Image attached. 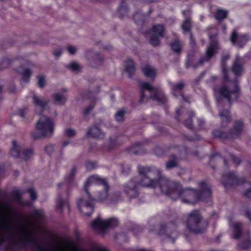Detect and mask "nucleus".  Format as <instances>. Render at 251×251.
I'll list each match as a JSON object with an SVG mask.
<instances>
[{
	"label": "nucleus",
	"instance_id": "1",
	"mask_svg": "<svg viewBox=\"0 0 251 251\" xmlns=\"http://www.w3.org/2000/svg\"><path fill=\"white\" fill-rule=\"evenodd\" d=\"M229 59V55L226 54L222 56L221 66L222 73L226 81L220 87H214L213 89L217 99V105L220 110L219 116L222 120V124L225 126L231 120L229 111L222 109L226 106L230 107L232 103L237 100L240 95V89L236 81H228L226 61Z\"/></svg>",
	"mask_w": 251,
	"mask_h": 251
},
{
	"label": "nucleus",
	"instance_id": "2",
	"mask_svg": "<svg viewBox=\"0 0 251 251\" xmlns=\"http://www.w3.org/2000/svg\"><path fill=\"white\" fill-rule=\"evenodd\" d=\"M35 233V229L31 226L26 225L18 228L6 219L0 218V245L20 242L25 245L32 244L37 251H48L39 243Z\"/></svg>",
	"mask_w": 251,
	"mask_h": 251
},
{
	"label": "nucleus",
	"instance_id": "3",
	"mask_svg": "<svg viewBox=\"0 0 251 251\" xmlns=\"http://www.w3.org/2000/svg\"><path fill=\"white\" fill-rule=\"evenodd\" d=\"M200 187V191L183 188L177 181L163 179L161 181L160 190L173 200L180 199L183 203H193L197 200L204 201L211 196L210 188L207 183L201 182Z\"/></svg>",
	"mask_w": 251,
	"mask_h": 251
},
{
	"label": "nucleus",
	"instance_id": "4",
	"mask_svg": "<svg viewBox=\"0 0 251 251\" xmlns=\"http://www.w3.org/2000/svg\"><path fill=\"white\" fill-rule=\"evenodd\" d=\"M138 168L139 174L142 176L140 184L144 187L154 188L159 183L160 188L161 180L167 179L160 177V171L155 167L139 165Z\"/></svg>",
	"mask_w": 251,
	"mask_h": 251
},
{
	"label": "nucleus",
	"instance_id": "5",
	"mask_svg": "<svg viewBox=\"0 0 251 251\" xmlns=\"http://www.w3.org/2000/svg\"><path fill=\"white\" fill-rule=\"evenodd\" d=\"M36 131L31 132V137L34 140L52 136L54 129V124L50 118L41 115L35 126Z\"/></svg>",
	"mask_w": 251,
	"mask_h": 251
},
{
	"label": "nucleus",
	"instance_id": "6",
	"mask_svg": "<svg viewBox=\"0 0 251 251\" xmlns=\"http://www.w3.org/2000/svg\"><path fill=\"white\" fill-rule=\"evenodd\" d=\"M141 92L142 102L147 101L149 98L156 100L159 104L165 103L167 101V97L161 90L152 87L148 82L141 84Z\"/></svg>",
	"mask_w": 251,
	"mask_h": 251
},
{
	"label": "nucleus",
	"instance_id": "7",
	"mask_svg": "<svg viewBox=\"0 0 251 251\" xmlns=\"http://www.w3.org/2000/svg\"><path fill=\"white\" fill-rule=\"evenodd\" d=\"M103 186L104 190L98 192L96 196V201H103L106 199L108 197V192L109 190V186L108 185L106 180L97 175H93L90 176L86 181L84 186V190L88 197H90V193L89 188L93 186Z\"/></svg>",
	"mask_w": 251,
	"mask_h": 251
},
{
	"label": "nucleus",
	"instance_id": "8",
	"mask_svg": "<svg viewBox=\"0 0 251 251\" xmlns=\"http://www.w3.org/2000/svg\"><path fill=\"white\" fill-rule=\"evenodd\" d=\"M187 226L191 231L198 233L202 232L205 229L206 223L202 220L199 212L195 210L188 216Z\"/></svg>",
	"mask_w": 251,
	"mask_h": 251
},
{
	"label": "nucleus",
	"instance_id": "9",
	"mask_svg": "<svg viewBox=\"0 0 251 251\" xmlns=\"http://www.w3.org/2000/svg\"><path fill=\"white\" fill-rule=\"evenodd\" d=\"M118 225V221L116 218L103 220L100 217H98L92 222V227L96 232L103 234L109 228L114 227Z\"/></svg>",
	"mask_w": 251,
	"mask_h": 251
},
{
	"label": "nucleus",
	"instance_id": "10",
	"mask_svg": "<svg viewBox=\"0 0 251 251\" xmlns=\"http://www.w3.org/2000/svg\"><path fill=\"white\" fill-rule=\"evenodd\" d=\"M86 195H87L86 194ZM96 199L90 195L80 199L78 201V206L80 212L84 215L90 216L94 211V202Z\"/></svg>",
	"mask_w": 251,
	"mask_h": 251
},
{
	"label": "nucleus",
	"instance_id": "11",
	"mask_svg": "<svg viewBox=\"0 0 251 251\" xmlns=\"http://www.w3.org/2000/svg\"><path fill=\"white\" fill-rule=\"evenodd\" d=\"M243 125L242 122H236L233 129L229 133L222 132L217 130L213 132V135L215 138H220L223 139L235 138L240 134L243 129Z\"/></svg>",
	"mask_w": 251,
	"mask_h": 251
},
{
	"label": "nucleus",
	"instance_id": "12",
	"mask_svg": "<svg viewBox=\"0 0 251 251\" xmlns=\"http://www.w3.org/2000/svg\"><path fill=\"white\" fill-rule=\"evenodd\" d=\"M159 234H164L166 238L172 242H174L178 236V232L176 230V225L174 223H170L166 225H161Z\"/></svg>",
	"mask_w": 251,
	"mask_h": 251
},
{
	"label": "nucleus",
	"instance_id": "13",
	"mask_svg": "<svg viewBox=\"0 0 251 251\" xmlns=\"http://www.w3.org/2000/svg\"><path fill=\"white\" fill-rule=\"evenodd\" d=\"M209 37L211 39V42L206 50V56L199 60L200 65L208 61L217 52L219 49L218 42L215 39V37L209 35Z\"/></svg>",
	"mask_w": 251,
	"mask_h": 251
},
{
	"label": "nucleus",
	"instance_id": "14",
	"mask_svg": "<svg viewBox=\"0 0 251 251\" xmlns=\"http://www.w3.org/2000/svg\"><path fill=\"white\" fill-rule=\"evenodd\" d=\"M221 181L225 188L236 185H241L245 182L244 178H238L234 173L230 172L224 175Z\"/></svg>",
	"mask_w": 251,
	"mask_h": 251
},
{
	"label": "nucleus",
	"instance_id": "15",
	"mask_svg": "<svg viewBox=\"0 0 251 251\" xmlns=\"http://www.w3.org/2000/svg\"><path fill=\"white\" fill-rule=\"evenodd\" d=\"M137 180L133 179L128 181L124 187V192L130 199L136 198L139 195V184Z\"/></svg>",
	"mask_w": 251,
	"mask_h": 251
},
{
	"label": "nucleus",
	"instance_id": "16",
	"mask_svg": "<svg viewBox=\"0 0 251 251\" xmlns=\"http://www.w3.org/2000/svg\"><path fill=\"white\" fill-rule=\"evenodd\" d=\"M229 224L231 231V238L235 239H239L242 235V224L238 221H234L230 222Z\"/></svg>",
	"mask_w": 251,
	"mask_h": 251
},
{
	"label": "nucleus",
	"instance_id": "17",
	"mask_svg": "<svg viewBox=\"0 0 251 251\" xmlns=\"http://www.w3.org/2000/svg\"><path fill=\"white\" fill-rule=\"evenodd\" d=\"M248 39L245 35H238L235 30H233L230 37L232 44L239 48H242L246 44Z\"/></svg>",
	"mask_w": 251,
	"mask_h": 251
},
{
	"label": "nucleus",
	"instance_id": "18",
	"mask_svg": "<svg viewBox=\"0 0 251 251\" xmlns=\"http://www.w3.org/2000/svg\"><path fill=\"white\" fill-rule=\"evenodd\" d=\"M32 100L34 105L36 108H39L43 112L49 104V100L42 98L35 94L32 96Z\"/></svg>",
	"mask_w": 251,
	"mask_h": 251
},
{
	"label": "nucleus",
	"instance_id": "19",
	"mask_svg": "<svg viewBox=\"0 0 251 251\" xmlns=\"http://www.w3.org/2000/svg\"><path fill=\"white\" fill-rule=\"evenodd\" d=\"M86 136L93 138L101 139L105 136V134L97 126L89 127Z\"/></svg>",
	"mask_w": 251,
	"mask_h": 251
},
{
	"label": "nucleus",
	"instance_id": "20",
	"mask_svg": "<svg viewBox=\"0 0 251 251\" xmlns=\"http://www.w3.org/2000/svg\"><path fill=\"white\" fill-rule=\"evenodd\" d=\"M16 71L19 73L22 76V78L21 83L23 85L25 83H27L31 76V71L28 68H20L16 70Z\"/></svg>",
	"mask_w": 251,
	"mask_h": 251
},
{
	"label": "nucleus",
	"instance_id": "21",
	"mask_svg": "<svg viewBox=\"0 0 251 251\" xmlns=\"http://www.w3.org/2000/svg\"><path fill=\"white\" fill-rule=\"evenodd\" d=\"M182 14L186 17V19L182 23L181 27L184 32L190 33L192 26L191 20L189 16L191 14V12L189 10L183 11Z\"/></svg>",
	"mask_w": 251,
	"mask_h": 251
},
{
	"label": "nucleus",
	"instance_id": "22",
	"mask_svg": "<svg viewBox=\"0 0 251 251\" xmlns=\"http://www.w3.org/2000/svg\"><path fill=\"white\" fill-rule=\"evenodd\" d=\"M233 72L236 75H241L243 72V64L242 59L238 56H237L234 62L232 68Z\"/></svg>",
	"mask_w": 251,
	"mask_h": 251
},
{
	"label": "nucleus",
	"instance_id": "23",
	"mask_svg": "<svg viewBox=\"0 0 251 251\" xmlns=\"http://www.w3.org/2000/svg\"><path fill=\"white\" fill-rule=\"evenodd\" d=\"M172 85V94L176 97L179 95H181V91L185 87V84L183 81H180L178 83L173 84L171 83Z\"/></svg>",
	"mask_w": 251,
	"mask_h": 251
},
{
	"label": "nucleus",
	"instance_id": "24",
	"mask_svg": "<svg viewBox=\"0 0 251 251\" xmlns=\"http://www.w3.org/2000/svg\"><path fill=\"white\" fill-rule=\"evenodd\" d=\"M142 71L144 75L151 78H154L156 72L155 69L150 65H146L142 69Z\"/></svg>",
	"mask_w": 251,
	"mask_h": 251
},
{
	"label": "nucleus",
	"instance_id": "25",
	"mask_svg": "<svg viewBox=\"0 0 251 251\" xmlns=\"http://www.w3.org/2000/svg\"><path fill=\"white\" fill-rule=\"evenodd\" d=\"M164 27L161 24L153 25L151 30V34L161 37L164 36Z\"/></svg>",
	"mask_w": 251,
	"mask_h": 251
},
{
	"label": "nucleus",
	"instance_id": "26",
	"mask_svg": "<svg viewBox=\"0 0 251 251\" xmlns=\"http://www.w3.org/2000/svg\"><path fill=\"white\" fill-rule=\"evenodd\" d=\"M244 239L239 244V246L243 249H248L251 247V238L250 236V233H247L243 235Z\"/></svg>",
	"mask_w": 251,
	"mask_h": 251
},
{
	"label": "nucleus",
	"instance_id": "27",
	"mask_svg": "<svg viewBox=\"0 0 251 251\" xmlns=\"http://www.w3.org/2000/svg\"><path fill=\"white\" fill-rule=\"evenodd\" d=\"M125 66L126 72L128 74L129 76L131 77L135 71L134 63L131 59H128L125 62Z\"/></svg>",
	"mask_w": 251,
	"mask_h": 251
},
{
	"label": "nucleus",
	"instance_id": "28",
	"mask_svg": "<svg viewBox=\"0 0 251 251\" xmlns=\"http://www.w3.org/2000/svg\"><path fill=\"white\" fill-rule=\"evenodd\" d=\"M65 207H67L69 211L70 210V206L68 201L67 200H63L60 196H58L57 200L56 208L60 209V212L62 213Z\"/></svg>",
	"mask_w": 251,
	"mask_h": 251
},
{
	"label": "nucleus",
	"instance_id": "29",
	"mask_svg": "<svg viewBox=\"0 0 251 251\" xmlns=\"http://www.w3.org/2000/svg\"><path fill=\"white\" fill-rule=\"evenodd\" d=\"M178 159L175 155H173L170 159L166 163L165 167L167 170H170L178 166Z\"/></svg>",
	"mask_w": 251,
	"mask_h": 251
},
{
	"label": "nucleus",
	"instance_id": "30",
	"mask_svg": "<svg viewBox=\"0 0 251 251\" xmlns=\"http://www.w3.org/2000/svg\"><path fill=\"white\" fill-rule=\"evenodd\" d=\"M128 11L127 4L125 1H123L118 10V14L120 18H123L126 15Z\"/></svg>",
	"mask_w": 251,
	"mask_h": 251
},
{
	"label": "nucleus",
	"instance_id": "31",
	"mask_svg": "<svg viewBox=\"0 0 251 251\" xmlns=\"http://www.w3.org/2000/svg\"><path fill=\"white\" fill-rule=\"evenodd\" d=\"M54 101L59 104H63L67 100V97L60 93H56L53 95V96Z\"/></svg>",
	"mask_w": 251,
	"mask_h": 251
},
{
	"label": "nucleus",
	"instance_id": "32",
	"mask_svg": "<svg viewBox=\"0 0 251 251\" xmlns=\"http://www.w3.org/2000/svg\"><path fill=\"white\" fill-rule=\"evenodd\" d=\"M12 147L11 149L10 154L14 157H19L20 156L19 153V145L15 141L12 142Z\"/></svg>",
	"mask_w": 251,
	"mask_h": 251
},
{
	"label": "nucleus",
	"instance_id": "33",
	"mask_svg": "<svg viewBox=\"0 0 251 251\" xmlns=\"http://www.w3.org/2000/svg\"><path fill=\"white\" fill-rule=\"evenodd\" d=\"M242 189H244V190L242 191V194L244 196L251 198V184L250 183H246L243 184Z\"/></svg>",
	"mask_w": 251,
	"mask_h": 251
},
{
	"label": "nucleus",
	"instance_id": "34",
	"mask_svg": "<svg viewBox=\"0 0 251 251\" xmlns=\"http://www.w3.org/2000/svg\"><path fill=\"white\" fill-rule=\"evenodd\" d=\"M228 14V11L223 9H218L217 13L215 16V18L218 21H222L223 19L226 18Z\"/></svg>",
	"mask_w": 251,
	"mask_h": 251
},
{
	"label": "nucleus",
	"instance_id": "35",
	"mask_svg": "<svg viewBox=\"0 0 251 251\" xmlns=\"http://www.w3.org/2000/svg\"><path fill=\"white\" fill-rule=\"evenodd\" d=\"M126 113L125 109L122 108L117 111L115 114V118L118 122H122L124 120V116Z\"/></svg>",
	"mask_w": 251,
	"mask_h": 251
},
{
	"label": "nucleus",
	"instance_id": "36",
	"mask_svg": "<svg viewBox=\"0 0 251 251\" xmlns=\"http://www.w3.org/2000/svg\"><path fill=\"white\" fill-rule=\"evenodd\" d=\"M144 18V15L139 12H136L133 16V19L135 21V23L136 24L139 25L142 24L143 23Z\"/></svg>",
	"mask_w": 251,
	"mask_h": 251
},
{
	"label": "nucleus",
	"instance_id": "37",
	"mask_svg": "<svg viewBox=\"0 0 251 251\" xmlns=\"http://www.w3.org/2000/svg\"><path fill=\"white\" fill-rule=\"evenodd\" d=\"M44 216V212L42 210H35L32 214L33 218L37 220H42Z\"/></svg>",
	"mask_w": 251,
	"mask_h": 251
},
{
	"label": "nucleus",
	"instance_id": "38",
	"mask_svg": "<svg viewBox=\"0 0 251 251\" xmlns=\"http://www.w3.org/2000/svg\"><path fill=\"white\" fill-rule=\"evenodd\" d=\"M172 50L176 53L181 51V44L178 41H175L171 44Z\"/></svg>",
	"mask_w": 251,
	"mask_h": 251
},
{
	"label": "nucleus",
	"instance_id": "39",
	"mask_svg": "<svg viewBox=\"0 0 251 251\" xmlns=\"http://www.w3.org/2000/svg\"><path fill=\"white\" fill-rule=\"evenodd\" d=\"M37 84L40 88H43L46 84V77L44 75H39L37 76Z\"/></svg>",
	"mask_w": 251,
	"mask_h": 251
},
{
	"label": "nucleus",
	"instance_id": "40",
	"mask_svg": "<svg viewBox=\"0 0 251 251\" xmlns=\"http://www.w3.org/2000/svg\"><path fill=\"white\" fill-rule=\"evenodd\" d=\"M161 37H158L157 35L151 34L150 39V43L153 46H158L159 44V38Z\"/></svg>",
	"mask_w": 251,
	"mask_h": 251
},
{
	"label": "nucleus",
	"instance_id": "41",
	"mask_svg": "<svg viewBox=\"0 0 251 251\" xmlns=\"http://www.w3.org/2000/svg\"><path fill=\"white\" fill-rule=\"evenodd\" d=\"M33 154V151L31 149H26L23 151L22 158L25 160L29 159Z\"/></svg>",
	"mask_w": 251,
	"mask_h": 251
},
{
	"label": "nucleus",
	"instance_id": "42",
	"mask_svg": "<svg viewBox=\"0 0 251 251\" xmlns=\"http://www.w3.org/2000/svg\"><path fill=\"white\" fill-rule=\"evenodd\" d=\"M117 145V142L115 139H110L107 143V145L105 147L107 150H110L115 148Z\"/></svg>",
	"mask_w": 251,
	"mask_h": 251
},
{
	"label": "nucleus",
	"instance_id": "43",
	"mask_svg": "<svg viewBox=\"0 0 251 251\" xmlns=\"http://www.w3.org/2000/svg\"><path fill=\"white\" fill-rule=\"evenodd\" d=\"M86 168L88 171L95 169L97 166V163L95 161H88L86 162Z\"/></svg>",
	"mask_w": 251,
	"mask_h": 251
},
{
	"label": "nucleus",
	"instance_id": "44",
	"mask_svg": "<svg viewBox=\"0 0 251 251\" xmlns=\"http://www.w3.org/2000/svg\"><path fill=\"white\" fill-rule=\"evenodd\" d=\"M11 63V60L7 58H4L2 59L0 63V69H3L7 68Z\"/></svg>",
	"mask_w": 251,
	"mask_h": 251
},
{
	"label": "nucleus",
	"instance_id": "45",
	"mask_svg": "<svg viewBox=\"0 0 251 251\" xmlns=\"http://www.w3.org/2000/svg\"><path fill=\"white\" fill-rule=\"evenodd\" d=\"M221 160H222L224 161V163L226 164V160H225V159L222 158L221 157V156L218 153L212 155L210 157V162L211 163L215 161H220Z\"/></svg>",
	"mask_w": 251,
	"mask_h": 251
},
{
	"label": "nucleus",
	"instance_id": "46",
	"mask_svg": "<svg viewBox=\"0 0 251 251\" xmlns=\"http://www.w3.org/2000/svg\"><path fill=\"white\" fill-rule=\"evenodd\" d=\"M140 144L138 143L133 146L129 149V151L131 154H138L139 151L138 149H140Z\"/></svg>",
	"mask_w": 251,
	"mask_h": 251
},
{
	"label": "nucleus",
	"instance_id": "47",
	"mask_svg": "<svg viewBox=\"0 0 251 251\" xmlns=\"http://www.w3.org/2000/svg\"><path fill=\"white\" fill-rule=\"evenodd\" d=\"M194 115V114L193 112H190V113H189V117L190 118V119L185 122L184 125L186 126L189 128H192L193 125L192 123L191 117Z\"/></svg>",
	"mask_w": 251,
	"mask_h": 251
},
{
	"label": "nucleus",
	"instance_id": "48",
	"mask_svg": "<svg viewBox=\"0 0 251 251\" xmlns=\"http://www.w3.org/2000/svg\"><path fill=\"white\" fill-rule=\"evenodd\" d=\"M75 131L72 128H67L65 130V135L69 137H73L75 135Z\"/></svg>",
	"mask_w": 251,
	"mask_h": 251
},
{
	"label": "nucleus",
	"instance_id": "49",
	"mask_svg": "<svg viewBox=\"0 0 251 251\" xmlns=\"http://www.w3.org/2000/svg\"><path fill=\"white\" fill-rule=\"evenodd\" d=\"M76 172H77V169L76 168V167H74L71 169L69 174L68 175V178H67L68 181H70L73 179V178L74 176H75Z\"/></svg>",
	"mask_w": 251,
	"mask_h": 251
},
{
	"label": "nucleus",
	"instance_id": "50",
	"mask_svg": "<svg viewBox=\"0 0 251 251\" xmlns=\"http://www.w3.org/2000/svg\"><path fill=\"white\" fill-rule=\"evenodd\" d=\"M28 193L30 194V198L32 200H35L37 199V194L35 190L33 188H30L27 190Z\"/></svg>",
	"mask_w": 251,
	"mask_h": 251
},
{
	"label": "nucleus",
	"instance_id": "51",
	"mask_svg": "<svg viewBox=\"0 0 251 251\" xmlns=\"http://www.w3.org/2000/svg\"><path fill=\"white\" fill-rule=\"evenodd\" d=\"M121 198V193L117 192L114 193L111 198V200L113 201H116Z\"/></svg>",
	"mask_w": 251,
	"mask_h": 251
},
{
	"label": "nucleus",
	"instance_id": "52",
	"mask_svg": "<svg viewBox=\"0 0 251 251\" xmlns=\"http://www.w3.org/2000/svg\"><path fill=\"white\" fill-rule=\"evenodd\" d=\"M15 200L20 204L21 205H28L29 204V202H26L25 203L23 202L21 196L19 194H16V197H15Z\"/></svg>",
	"mask_w": 251,
	"mask_h": 251
},
{
	"label": "nucleus",
	"instance_id": "53",
	"mask_svg": "<svg viewBox=\"0 0 251 251\" xmlns=\"http://www.w3.org/2000/svg\"><path fill=\"white\" fill-rule=\"evenodd\" d=\"M94 104H91L89 106L85 108L83 111V113L84 115L88 114L94 108Z\"/></svg>",
	"mask_w": 251,
	"mask_h": 251
},
{
	"label": "nucleus",
	"instance_id": "54",
	"mask_svg": "<svg viewBox=\"0 0 251 251\" xmlns=\"http://www.w3.org/2000/svg\"><path fill=\"white\" fill-rule=\"evenodd\" d=\"M69 68L72 69L73 71H76L79 69L80 66L77 63L73 62L69 65Z\"/></svg>",
	"mask_w": 251,
	"mask_h": 251
},
{
	"label": "nucleus",
	"instance_id": "55",
	"mask_svg": "<svg viewBox=\"0 0 251 251\" xmlns=\"http://www.w3.org/2000/svg\"><path fill=\"white\" fill-rule=\"evenodd\" d=\"M76 50L77 49L75 46L70 45L68 47V52L71 55L75 54V53L76 52Z\"/></svg>",
	"mask_w": 251,
	"mask_h": 251
},
{
	"label": "nucleus",
	"instance_id": "56",
	"mask_svg": "<svg viewBox=\"0 0 251 251\" xmlns=\"http://www.w3.org/2000/svg\"><path fill=\"white\" fill-rule=\"evenodd\" d=\"M231 159L232 161V162L235 164V165H238L240 163V159L238 158V157H236V156L233 155H231Z\"/></svg>",
	"mask_w": 251,
	"mask_h": 251
},
{
	"label": "nucleus",
	"instance_id": "57",
	"mask_svg": "<svg viewBox=\"0 0 251 251\" xmlns=\"http://www.w3.org/2000/svg\"><path fill=\"white\" fill-rule=\"evenodd\" d=\"M45 150L48 154H50L53 151V146L51 145H48L46 147Z\"/></svg>",
	"mask_w": 251,
	"mask_h": 251
},
{
	"label": "nucleus",
	"instance_id": "58",
	"mask_svg": "<svg viewBox=\"0 0 251 251\" xmlns=\"http://www.w3.org/2000/svg\"><path fill=\"white\" fill-rule=\"evenodd\" d=\"M53 54L55 56L59 57L62 54V50L60 49H57L54 51Z\"/></svg>",
	"mask_w": 251,
	"mask_h": 251
},
{
	"label": "nucleus",
	"instance_id": "59",
	"mask_svg": "<svg viewBox=\"0 0 251 251\" xmlns=\"http://www.w3.org/2000/svg\"><path fill=\"white\" fill-rule=\"evenodd\" d=\"M217 79V77L215 76H212L208 80V83L210 84H212L213 82H214Z\"/></svg>",
	"mask_w": 251,
	"mask_h": 251
},
{
	"label": "nucleus",
	"instance_id": "60",
	"mask_svg": "<svg viewBox=\"0 0 251 251\" xmlns=\"http://www.w3.org/2000/svg\"><path fill=\"white\" fill-rule=\"evenodd\" d=\"M246 216L251 221V211L247 210L246 211Z\"/></svg>",
	"mask_w": 251,
	"mask_h": 251
},
{
	"label": "nucleus",
	"instance_id": "61",
	"mask_svg": "<svg viewBox=\"0 0 251 251\" xmlns=\"http://www.w3.org/2000/svg\"><path fill=\"white\" fill-rule=\"evenodd\" d=\"M19 115L21 117H24L25 115V111L24 109H21L19 111Z\"/></svg>",
	"mask_w": 251,
	"mask_h": 251
},
{
	"label": "nucleus",
	"instance_id": "62",
	"mask_svg": "<svg viewBox=\"0 0 251 251\" xmlns=\"http://www.w3.org/2000/svg\"><path fill=\"white\" fill-rule=\"evenodd\" d=\"M190 42L192 45H195L194 40L192 37L191 33H190Z\"/></svg>",
	"mask_w": 251,
	"mask_h": 251
},
{
	"label": "nucleus",
	"instance_id": "63",
	"mask_svg": "<svg viewBox=\"0 0 251 251\" xmlns=\"http://www.w3.org/2000/svg\"><path fill=\"white\" fill-rule=\"evenodd\" d=\"M199 124L200 126H202L204 124V122L202 119H199L198 120Z\"/></svg>",
	"mask_w": 251,
	"mask_h": 251
},
{
	"label": "nucleus",
	"instance_id": "64",
	"mask_svg": "<svg viewBox=\"0 0 251 251\" xmlns=\"http://www.w3.org/2000/svg\"><path fill=\"white\" fill-rule=\"evenodd\" d=\"M70 144V141H65L63 143L62 146L63 147H65L67 146H68Z\"/></svg>",
	"mask_w": 251,
	"mask_h": 251
}]
</instances>
